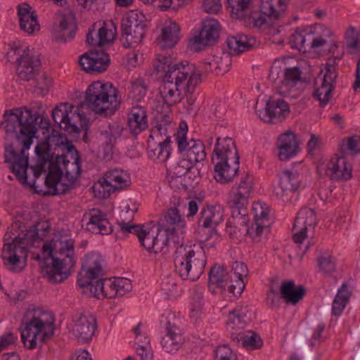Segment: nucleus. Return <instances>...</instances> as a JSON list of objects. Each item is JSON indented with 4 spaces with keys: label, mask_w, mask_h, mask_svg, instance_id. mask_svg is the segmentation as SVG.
I'll return each mask as SVG.
<instances>
[{
    "label": "nucleus",
    "mask_w": 360,
    "mask_h": 360,
    "mask_svg": "<svg viewBox=\"0 0 360 360\" xmlns=\"http://www.w3.org/2000/svg\"><path fill=\"white\" fill-rule=\"evenodd\" d=\"M205 264V254L199 245H181L176 248L174 253L175 270L182 279L198 280L204 272Z\"/></svg>",
    "instance_id": "9"
},
{
    "label": "nucleus",
    "mask_w": 360,
    "mask_h": 360,
    "mask_svg": "<svg viewBox=\"0 0 360 360\" xmlns=\"http://www.w3.org/2000/svg\"><path fill=\"white\" fill-rule=\"evenodd\" d=\"M118 90L111 83L96 81L86 90L85 103L75 106L60 103L52 110V117L60 128L69 133H79L88 122L83 111L84 105L96 113L112 114L120 104Z\"/></svg>",
    "instance_id": "3"
},
{
    "label": "nucleus",
    "mask_w": 360,
    "mask_h": 360,
    "mask_svg": "<svg viewBox=\"0 0 360 360\" xmlns=\"http://www.w3.org/2000/svg\"><path fill=\"white\" fill-rule=\"evenodd\" d=\"M174 318V314L166 312L162 315L160 319V323L167 331L165 335L162 338L160 344L162 349L169 354L176 353L184 343L181 330L174 323L172 322V319Z\"/></svg>",
    "instance_id": "16"
},
{
    "label": "nucleus",
    "mask_w": 360,
    "mask_h": 360,
    "mask_svg": "<svg viewBox=\"0 0 360 360\" xmlns=\"http://www.w3.org/2000/svg\"><path fill=\"white\" fill-rule=\"evenodd\" d=\"M231 337L233 341H235L250 349H257L261 347L262 345V341L260 337L251 330L232 333L231 334Z\"/></svg>",
    "instance_id": "46"
},
{
    "label": "nucleus",
    "mask_w": 360,
    "mask_h": 360,
    "mask_svg": "<svg viewBox=\"0 0 360 360\" xmlns=\"http://www.w3.org/2000/svg\"><path fill=\"white\" fill-rule=\"evenodd\" d=\"M86 229L93 233L107 235L112 231L111 225L105 215L98 209H92L82 220Z\"/></svg>",
    "instance_id": "27"
},
{
    "label": "nucleus",
    "mask_w": 360,
    "mask_h": 360,
    "mask_svg": "<svg viewBox=\"0 0 360 360\" xmlns=\"http://www.w3.org/2000/svg\"><path fill=\"white\" fill-rule=\"evenodd\" d=\"M173 125L171 117L165 115L164 119L158 122L151 129L148 140L159 143H170L171 134L173 132Z\"/></svg>",
    "instance_id": "37"
},
{
    "label": "nucleus",
    "mask_w": 360,
    "mask_h": 360,
    "mask_svg": "<svg viewBox=\"0 0 360 360\" xmlns=\"http://www.w3.org/2000/svg\"><path fill=\"white\" fill-rule=\"evenodd\" d=\"M319 169H324L325 174L332 180H348L352 176V168L344 156L333 155L330 160L319 167Z\"/></svg>",
    "instance_id": "23"
},
{
    "label": "nucleus",
    "mask_w": 360,
    "mask_h": 360,
    "mask_svg": "<svg viewBox=\"0 0 360 360\" xmlns=\"http://www.w3.org/2000/svg\"><path fill=\"white\" fill-rule=\"evenodd\" d=\"M158 65V70L165 71L163 84L160 88V96L165 104L173 105L186 96L191 95L201 82L200 71L194 64L188 61L168 65Z\"/></svg>",
    "instance_id": "5"
},
{
    "label": "nucleus",
    "mask_w": 360,
    "mask_h": 360,
    "mask_svg": "<svg viewBox=\"0 0 360 360\" xmlns=\"http://www.w3.org/2000/svg\"><path fill=\"white\" fill-rule=\"evenodd\" d=\"M39 229H29L24 232L18 222L9 227L4 236L1 258L4 267L13 273L20 272L25 267L21 257L25 256L29 248L38 245L45 233L39 234Z\"/></svg>",
    "instance_id": "6"
},
{
    "label": "nucleus",
    "mask_w": 360,
    "mask_h": 360,
    "mask_svg": "<svg viewBox=\"0 0 360 360\" xmlns=\"http://www.w3.org/2000/svg\"><path fill=\"white\" fill-rule=\"evenodd\" d=\"M269 207L264 202H257L252 204L254 224L247 228L246 231L255 242L260 241L269 231Z\"/></svg>",
    "instance_id": "15"
},
{
    "label": "nucleus",
    "mask_w": 360,
    "mask_h": 360,
    "mask_svg": "<svg viewBox=\"0 0 360 360\" xmlns=\"http://www.w3.org/2000/svg\"><path fill=\"white\" fill-rule=\"evenodd\" d=\"M110 58L103 51H90L80 56L79 60L82 68L89 73H100L109 65Z\"/></svg>",
    "instance_id": "24"
},
{
    "label": "nucleus",
    "mask_w": 360,
    "mask_h": 360,
    "mask_svg": "<svg viewBox=\"0 0 360 360\" xmlns=\"http://www.w3.org/2000/svg\"><path fill=\"white\" fill-rule=\"evenodd\" d=\"M204 291L202 286H194L191 289L189 317L195 324H198L205 317Z\"/></svg>",
    "instance_id": "31"
},
{
    "label": "nucleus",
    "mask_w": 360,
    "mask_h": 360,
    "mask_svg": "<svg viewBox=\"0 0 360 360\" xmlns=\"http://www.w3.org/2000/svg\"><path fill=\"white\" fill-rule=\"evenodd\" d=\"M191 143L192 149L188 152L186 158L195 165L196 162L202 161L205 159V147L203 143L199 139H197L195 142H192Z\"/></svg>",
    "instance_id": "56"
},
{
    "label": "nucleus",
    "mask_w": 360,
    "mask_h": 360,
    "mask_svg": "<svg viewBox=\"0 0 360 360\" xmlns=\"http://www.w3.org/2000/svg\"><path fill=\"white\" fill-rule=\"evenodd\" d=\"M200 223L205 227H213L224 219V210L219 205L207 206L200 212Z\"/></svg>",
    "instance_id": "42"
},
{
    "label": "nucleus",
    "mask_w": 360,
    "mask_h": 360,
    "mask_svg": "<svg viewBox=\"0 0 360 360\" xmlns=\"http://www.w3.org/2000/svg\"><path fill=\"white\" fill-rule=\"evenodd\" d=\"M239 159V155L233 140L230 137H219L217 140L213 161Z\"/></svg>",
    "instance_id": "34"
},
{
    "label": "nucleus",
    "mask_w": 360,
    "mask_h": 360,
    "mask_svg": "<svg viewBox=\"0 0 360 360\" xmlns=\"http://www.w3.org/2000/svg\"><path fill=\"white\" fill-rule=\"evenodd\" d=\"M339 60V57L329 58L324 68L321 71V84L314 92L313 96L323 107L328 103L332 97V92L338 77L336 65Z\"/></svg>",
    "instance_id": "14"
},
{
    "label": "nucleus",
    "mask_w": 360,
    "mask_h": 360,
    "mask_svg": "<svg viewBox=\"0 0 360 360\" xmlns=\"http://www.w3.org/2000/svg\"><path fill=\"white\" fill-rule=\"evenodd\" d=\"M121 128L116 126H108V129L102 131L100 135V141L104 146V151L106 155L112 153V147L117 139L121 136Z\"/></svg>",
    "instance_id": "51"
},
{
    "label": "nucleus",
    "mask_w": 360,
    "mask_h": 360,
    "mask_svg": "<svg viewBox=\"0 0 360 360\" xmlns=\"http://www.w3.org/2000/svg\"><path fill=\"white\" fill-rule=\"evenodd\" d=\"M53 315L40 307H30L24 314L21 338L27 349L41 345L54 333Z\"/></svg>",
    "instance_id": "8"
},
{
    "label": "nucleus",
    "mask_w": 360,
    "mask_h": 360,
    "mask_svg": "<svg viewBox=\"0 0 360 360\" xmlns=\"http://www.w3.org/2000/svg\"><path fill=\"white\" fill-rule=\"evenodd\" d=\"M180 38L179 25L175 22L169 21L164 24L157 43L162 49H171L178 43Z\"/></svg>",
    "instance_id": "33"
},
{
    "label": "nucleus",
    "mask_w": 360,
    "mask_h": 360,
    "mask_svg": "<svg viewBox=\"0 0 360 360\" xmlns=\"http://www.w3.org/2000/svg\"><path fill=\"white\" fill-rule=\"evenodd\" d=\"M63 160V167L54 166L49 169L45 179L47 193L52 195L65 193L75 182L80 173L78 158L72 162L64 159Z\"/></svg>",
    "instance_id": "11"
},
{
    "label": "nucleus",
    "mask_w": 360,
    "mask_h": 360,
    "mask_svg": "<svg viewBox=\"0 0 360 360\" xmlns=\"http://www.w3.org/2000/svg\"><path fill=\"white\" fill-rule=\"evenodd\" d=\"M160 290L166 299H174L181 294L178 279L174 275L164 276L160 283Z\"/></svg>",
    "instance_id": "52"
},
{
    "label": "nucleus",
    "mask_w": 360,
    "mask_h": 360,
    "mask_svg": "<svg viewBox=\"0 0 360 360\" xmlns=\"http://www.w3.org/2000/svg\"><path fill=\"white\" fill-rule=\"evenodd\" d=\"M39 120L40 127L49 128L47 120L33 114L30 110L20 108L12 110L0 124V130L4 131L6 141H11L5 146V162L10 165L12 173L23 184L27 181L28 154L26 153L36 137Z\"/></svg>",
    "instance_id": "1"
},
{
    "label": "nucleus",
    "mask_w": 360,
    "mask_h": 360,
    "mask_svg": "<svg viewBox=\"0 0 360 360\" xmlns=\"http://www.w3.org/2000/svg\"><path fill=\"white\" fill-rule=\"evenodd\" d=\"M279 150L278 156L280 160L286 161L295 156L298 150V142L296 135L291 131L282 134L277 144Z\"/></svg>",
    "instance_id": "32"
},
{
    "label": "nucleus",
    "mask_w": 360,
    "mask_h": 360,
    "mask_svg": "<svg viewBox=\"0 0 360 360\" xmlns=\"http://www.w3.org/2000/svg\"><path fill=\"white\" fill-rule=\"evenodd\" d=\"M145 15L138 10L127 13L122 22V38L124 46L133 47L140 43L144 35Z\"/></svg>",
    "instance_id": "13"
},
{
    "label": "nucleus",
    "mask_w": 360,
    "mask_h": 360,
    "mask_svg": "<svg viewBox=\"0 0 360 360\" xmlns=\"http://www.w3.org/2000/svg\"><path fill=\"white\" fill-rule=\"evenodd\" d=\"M253 189V177L250 175L243 176L237 186L232 187L227 199L232 209L233 217L238 224H246L248 221L247 205Z\"/></svg>",
    "instance_id": "12"
},
{
    "label": "nucleus",
    "mask_w": 360,
    "mask_h": 360,
    "mask_svg": "<svg viewBox=\"0 0 360 360\" xmlns=\"http://www.w3.org/2000/svg\"><path fill=\"white\" fill-rule=\"evenodd\" d=\"M248 274V267L243 262H233L229 273V275L233 277V283L228 286V292L234 295H240L245 288V278Z\"/></svg>",
    "instance_id": "36"
},
{
    "label": "nucleus",
    "mask_w": 360,
    "mask_h": 360,
    "mask_svg": "<svg viewBox=\"0 0 360 360\" xmlns=\"http://www.w3.org/2000/svg\"><path fill=\"white\" fill-rule=\"evenodd\" d=\"M286 0H227V7L233 18L244 20L249 26L261 27L267 18L278 19L286 7Z\"/></svg>",
    "instance_id": "7"
},
{
    "label": "nucleus",
    "mask_w": 360,
    "mask_h": 360,
    "mask_svg": "<svg viewBox=\"0 0 360 360\" xmlns=\"http://www.w3.org/2000/svg\"><path fill=\"white\" fill-rule=\"evenodd\" d=\"M304 293L305 290L303 286H296L292 281H285L281 283V295L287 303L297 304L303 298Z\"/></svg>",
    "instance_id": "41"
},
{
    "label": "nucleus",
    "mask_w": 360,
    "mask_h": 360,
    "mask_svg": "<svg viewBox=\"0 0 360 360\" xmlns=\"http://www.w3.org/2000/svg\"><path fill=\"white\" fill-rule=\"evenodd\" d=\"M256 43L254 37L244 34L229 36L226 39V44L230 51V54H239L249 50Z\"/></svg>",
    "instance_id": "40"
},
{
    "label": "nucleus",
    "mask_w": 360,
    "mask_h": 360,
    "mask_svg": "<svg viewBox=\"0 0 360 360\" xmlns=\"http://www.w3.org/2000/svg\"><path fill=\"white\" fill-rule=\"evenodd\" d=\"M340 152L345 155H355L360 153V137L352 136L342 141Z\"/></svg>",
    "instance_id": "54"
},
{
    "label": "nucleus",
    "mask_w": 360,
    "mask_h": 360,
    "mask_svg": "<svg viewBox=\"0 0 360 360\" xmlns=\"http://www.w3.org/2000/svg\"><path fill=\"white\" fill-rule=\"evenodd\" d=\"M82 292L98 299H111L116 297L112 278L93 281L86 288H82Z\"/></svg>",
    "instance_id": "29"
},
{
    "label": "nucleus",
    "mask_w": 360,
    "mask_h": 360,
    "mask_svg": "<svg viewBox=\"0 0 360 360\" xmlns=\"http://www.w3.org/2000/svg\"><path fill=\"white\" fill-rule=\"evenodd\" d=\"M135 343L137 345L136 349H143L144 347H150V340L147 335L142 331L141 323L138 324L134 328Z\"/></svg>",
    "instance_id": "63"
},
{
    "label": "nucleus",
    "mask_w": 360,
    "mask_h": 360,
    "mask_svg": "<svg viewBox=\"0 0 360 360\" xmlns=\"http://www.w3.org/2000/svg\"><path fill=\"white\" fill-rule=\"evenodd\" d=\"M320 271L325 276H330L335 271V262L330 255H322L318 259Z\"/></svg>",
    "instance_id": "59"
},
{
    "label": "nucleus",
    "mask_w": 360,
    "mask_h": 360,
    "mask_svg": "<svg viewBox=\"0 0 360 360\" xmlns=\"http://www.w3.org/2000/svg\"><path fill=\"white\" fill-rule=\"evenodd\" d=\"M103 258L98 252H91L85 256L77 278V285L79 288H86L93 282V279L103 274Z\"/></svg>",
    "instance_id": "17"
},
{
    "label": "nucleus",
    "mask_w": 360,
    "mask_h": 360,
    "mask_svg": "<svg viewBox=\"0 0 360 360\" xmlns=\"http://www.w3.org/2000/svg\"><path fill=\"white\" fill-rule=\"evenodd\" d=\"M18 341L16 334L11 332H6L0 336V352L5 349L15 346Z\"/></svg>",
    "instance_id": "64"
},
{
    "label": "nucleus",
    "mask_w": 360,
    "mask_h": 360,
    "mask_svg": "<svg viewBox=\"0 0 360 360\" xmlns=\"http://www.w3.org/2000/svg\"><path fill=\"white\" fill-rule=\"evenodd\" d=\"M98 27L97 32L89 30L86 37L87 43L92 46H104L113 41L116 37L117 29L111 20L99 22L94 25V29Z\"/></svg>",
    "instance_id": "22"
},
{
    "label": "nucleus",
    "mask_w": 360,
    "mask_h": 360,
    "mask_svg": "<svg viewBox=\"0 0 360 360\" xmlns=\"http://www.w3.org/2000/svg\"><path fill=\"white\" fill-rule=\"evenodd\" d=\"M146 86L143 80L137 79L133 81L129 88L128 96L132 101L139 102L146 96Z\"/></svg>",
    "instance_id": "57"
},
{
    "label": "nucleus",
    "mask_w": 360,
    "mask_h": 360,
    "mask_svg": "<svg viewBox=\"0 0 360 360\" xmlns=\"http://www.w3.org/2000/svg\"><path fill=\"white\" fill-rule=\"evenodd\" d=\"M77 29V25L75 15L72 13L65 14L61 15L59 20L54 24L51 30V37L57 42L65 43L75 37Z\"/></svg>",
    "instance_id": "20"
},
{
    "label": "nucleus",
    "mask_w": 360,
    "mask_h": 360,
    "mask_svg": "<svg viewBox=\"0 0 360 360\" xmlns=\"http://www.w3.org/2000/svg\"><path fill=\"white\" fill-rule=\"evenodd\" d=\"M214 360H236V356L228 345H224L217 347Z\"/></svg>",
    "instance_id": "62"
},
{
    "label": "nucleus",
    "mask_w": 360,
    "mask_h": 360,
    "mask_svg": "<svg viewBox=\"0 0 360 360\" xmlns=\"http://www.w3.org/2000/svg\"><path fill=\"white\" fill-rule=\"evenodd\" d=\"M41 256L44 260L41 266L44 277L51 283L62 282L68 277L77 260L75 242L68 235L54 233L44 242Z\"/></svg>",
    "instance_id": "4"
},
{
    "label": "nucleus",
    "mask_w": 360,
    "mask_h": 360,
    "mask_svg": "<svg viewBox=\"0 0 360 360\" xmlns=\"http://www.w3.org/2000/svg\"><path fill=\"white\" fill-rule=\"evenodd\" d=\"M316 224V217L313 209L303 207L300 209L295 219L292 233L296 243H302L307 237L309 229H314Z\"/></svg>",
    "instance_id": "19"
},
{
    "label": "nucleus",
    "mask_w": 360,
    "mask_h": 360,
    "mask_svg": "<svg viewBox=\"0 0 360 360\" xmlns=\"http://www.w3.org/2000/svg\"><path fill=\"white\" fill-rule=\"evenodd\" d=\"M214 166L215 180L220 184H227L231 181L239 169V159L217 160Z\"/></svg>",
    "instance_id": "30"
},
{
    "label": "nucleus",
    "mask_w": 360,
    "mask_h": 360,
    "mask_svg": "<svg viewBox=\"0 0 360 360\" xmlns=\"http://www.w3.org/2000/svg\"><path fill=\"white\" fill-rule=\"evenodd\" d=\"M6 58L10 62H16V73L19 79L30 81L38 75L41 66L39 56L25 44L13 41L8 45Z\"/></svg>",
    "instance_id": "10"
},
{
    "label": "nucleus",
    "mask_w": 360,
    "mask_h": 360,
    "mask_svg": "<svg viewBox=\"0 0 360 360\" xmlns=\"http://www.w3.org/2000/svg\"><path fill=\"white\" fill-rule=\"evenodd\" d=\"M127 126L134 135L145 131L148 126L147 112L144 108L136 105L128 114Z\"/></svg>",
    "instance_id": "35"
},
{
    "label": "nucleus",
    "mask_w": 360,
    "mask_h": 360,
    "mask_svg": "<svg viewBox=\"0 0 360 360\" xmlns=\"http://www.w3.org/2000/svg\"><path fill=\"white\" fill-rule=\"evenodd\" d=\"M194 165L186 158L180 159L168 171V178L172 181L175 178L185 176L193 169Z\"/></svg>",
    "instance_id": "53"
},
{
    "label": "nucleus",
    "mask_w": 360,
    "mask_h": 360,
    "mask_svg": "<svg viewBox=\"0 0 360 360\" xmlns=\"http://www.w3.org/2000/svg\"><path fill=\"white\" fill-rule=\"evenodd\" d=\"M300 70L297 67L285 68L283 72V78L281 81L280 94L284 96L290 95L291 89L300 81Z\"/></svg>",
    "instance_id": "48"
},
{
    "label": "nucleus",
    "mask_w": 360,
    "mask_h": 360,
    "mask_svg": "<svg viewBox=\"0 0 360 360\" xmlns=\"http://www.w3.org/2000/svg\"><path fill=\"white\" fill-rule=\"evenodd\" d=\"M174 205L169 207L160 223V227L151 224L136 225L131 223L134 213L138 210L135 202L124 206L121 212V220L118 221L120 230L124 233L137 236L141 245L148 252H162L169 242L180 243L186 233V222L181 214V208L186 207L180 203L179 198H174Z\"/></svg>",
    "instance_id": "2"
},
{
    "label": "nucleus",
    "mask_w": 360,
    "mask_h": 360,
    "mask_svg": "<svg viewBox=\"0 0 360 360\" xmlns=\"http://www.w3.org/2000/svg\"><path fill=\"white\" fill-rule=\"evenodd\" d=\"M97 329L96 317L89 312H84L75 316L70 325V331L80 342L91 340Z\"/></svg>",
    "instance_id": "18"
},
{
    "label": "nucleus",
    "mask_w": 360,
    "mask_h": 360,
    "mask_svg": "<svg viewBox=\"0 0 360 360\" xmlns=\"http://www.w3.org/2000/svg\"><path fill=\"white\" fill-rule=\"evenodd\" d=\"M217 67L214 68V75H224L227 72L231 65V57L229 53L221 52L216 54Z\"/></svg>",
    "instance_id": "58"
},
{
    "label": "nucleus",
    "mask_w": 360,
    "mask_h": 360,
    "mask_svg": "<svg viewBox=\"0 0 360 360\" xmlns=\"http://www.w3.org/2000/svg\"><path fill=\"white\" fill-rule=\"evenodd\" d=\"M233 283V277L229 275L223 266H214L209 274V288L214 291L213 286L228 290V286Z\"/></svg>",
    "instance_id": "39"
},
{
    "label": "nucleus",
    "mask_w": 360,
    "mask_h": 360,
    "mask_svg": "<svg viewBox=\"0 0 360 360\" xmlns=\"http://www.w3.org/2000/svg\"><path fill=\"white\" fill-rule=\"evenodd\" d=\"M104 175L115 191L123 189L130 184L129 174L123 169L117 168L110 169Z\"/></svg>",
    "instance_id": "47"
},
{
    "label": "nucleus",
    "mask_w": 360,
    "mask_h": 360,
    "mask_svg": "<svg viewBox=\"0 0 360 360\" xmlns=\"http://www.w3.org/2000/svg\"><path fill=\"white\" fill-rule=\"evenodd\" d=\"M352 295L349 285L344 283L339 288L332 304V314L339 316L342 314Z\"/></svg>",
    "instance_id": "45"
},
{
    "label": "nucleus",
    "mask_w": 360,
    "mask_h": 360,
    "mask_svg": "<svg viewBox=\"0 0 360 360\" xmlns=\"http://www.w3.org/2000/svg\"><path fill=\"white\" fill-rule=\"evenodd\" d=\"M17 15L20 28L27 33L32 34L40 29L37 20V15L34 8L26 3H22L17 6Z\"/></svg>",
    "instance_id": "28"
},
{
    "label": "nucleus",
    "mask_w": 360,
    "mask_h": 360,
    "mask_svg": "<svg viewBox=\"0 0 360 360\" xmlns=\"http://www.w3.org/2000/svg\"><path fill=\"white\" fill-rule=\"evenodd\" d=\"M219 30L220 25L217 20L214 18L205 19L202 21L201 30L191 40L194 49L200 50L202 47L217 41L219 37Z\"/></svg>",
    "instance_id": "21"
},
{
    "label": "nucleus",
    "mask_w": 360,
    "mask_h": 360,
    "mask_svg": "<svg viewBox=\"0 0 360 360\" xmlns=\"http://www.w3.org/2000/svg\"><path fill=\"white\" fill-rule=\"evenodd\" d=\"M116 297L123 296L132 289L131 282L126 278H112Z\"/></svg>",
    "instance_id": "60"
},
{
    "label": "nucleus",
    "mask_w": 360,
    "mask_h": 360,
    "mask_svg": "<svg viewBox=\"0 0 360 360\" xmlns=\"http://www.w3.org/2000/svg\"><path fill=\"white\" fill-rule=\"evenodd\" d=\"M188 125L185 122L179 123L178 129L174 134L175 141L177 144L178 150L182 153H185V155H188V152L192 149V142H195V139H188Z\"/></svg>",
    "instance_id": "50"
},
{
    "label": "nucleus",
    "mask_w": 360,
    "mask_h": 360,
    "mask_svg": "<svg viewBox=\"0 0 360 360\" xmlns=\"http://www.w3.org/2000/svg\"><path fill=\"white\" fill-rule=\"evenodd\" d=\"M92 189L95 196L103 199L108 198L112 193L116 191L105 175L102 179L94 183Z\"/></svg>",
    "instance_id": "55"
},
{
    "label": "nucleus",
    "mask_w": 360,
    "mask_h": 360,
    "mask_svg": "<svg viewBox=\"0 0 360 360\" xmlns=\"http://www.w3.org/2000/svg\"><path fill=\"white\" fill-rule=\"evenodd\" d=\"M311 30V25L297 28L291 35L290 44L292 49L305 52L309 45V36Z\"/></svg>",
    "instance_id": "49"
},
{
    "label": "nucleus",
    "mask_w": 360,
    "mask_h": 360,
    "mask_svg": "<svg viewBox=\"0 0 360 360\" xmlns=\"http://www.w3.org/2000/svg\"><path fill=\"white\" fill-rule=\"evenodd\" d=\"M311 30L309 36V49H319L328 45V39L331 36V31L321 24L311 25Z\"/></svg>",
    "instance_id": "38"
},
{
    "label": "nucleus",
    "mask_w": 360,
    "mask_h": 360,
    "mask_svg": "<svg viewBox=\"0 0 360 360\" xmlns=\"http://www.w3.org/2000/svg\"><path fill=\"white\" fill-rule=\"evenodd\" d=\"M302 179V174L297 169L283 170L279 174V188L281 191H276L277 195H280L284 201L285 197L289 193L304 188Z\"/></svg>",
    "instance_id": "25"
},
{
    "label": "nucleus",
    "mask_w": 360,
    "mask_h": 360,
    "mask_svg": "<svg viewBox=\"0 0 360 360\" xmlns=\"http://www.w3.org/2000/svg\"><path fill=\"white\" fill-rule=\"evenodd\" d=\"M170 153V143H162L153 140H148V155L151 160L164 162L168 160Z\"/></svg>",
    "instance_id": "44"
},
{
    "label": "nucleus",
    "mask_w": 360,
    "mask_h": 360,
    "mask_svg": "<svg viewBox=\"0 0 360 360\" xmlns=\"http://www.w3.org/2000/svg\"><path fill=\"white\" fill-rule=\"evenodd\" d=\"M247 307L237 306L231 311L226 321L227 329L232 333H238L237 330L243 329L248 323Z\"/></svg>",
    "instance_id": "43"
},
{
    "label": "nucleus",
    "mask_w": 360,
    "mask_h": 360,
    "mask_svg": "<svg viewBox=\"0 0 360 360\" xmlns=\"http://www.w3.org/2000/svg\"><path fill=\"white\" fill-rule=\"evenodd\" d=\"M347 45L348 48L355 51H360V31L355 28H350L346 32Z\"/></svg>",
    "instance_id": "61"
},
{
    "label": "nucleus",
    "mask_w": 360,
    "mask_h": 360,
    "mask_svg": "<svg viewBox=\"0 0 360 360\" xmlns=\"http://www.w3.org/2000/svg\"><path fill=\"white\" fill-rule=\"evenodd\" d=\"M290 108L283 99H270L266 103L264 110L257 112L260 119L266 122H276L285 119Z\"/></svg>",
    "instance_id": "26"
}]
</instances>
